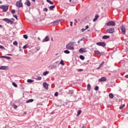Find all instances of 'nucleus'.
Segmentation results:
<instances>
[{"label":"nucleus","mask_w":128,"mask_h":128,"mask_svg":"<svg viewBox=\"0 0 128 128\" xmlns=\"http://www.w3.org/2000/svg\"><path fill=\"white\" fill-rule=\"evenodd\" d=\"M2 4V2L1 0H0V4Z\"/></svg>","instance_id":"55"},{"label":"nucleus","mask_w":128,"mask_h":128,"mask_svg":"<svg viewBox=\"0 0 128 128\" xmlns=\"http://www.w3.org/2000/svg\"><path fill=\"white\" fill-rule=\"evenodd\" d=\"M64 52L65 54H70V51H68V50H66L64 51Z\"/></svg>","instance_id":"34"},{"label":"nucleus","mask_w":128,"mask_h":128,"mask_svg":"<svg viewBox=\"0 0 128 128\" xmlns=\"http://www.w3.org/2000/svg\"><path fill=\"white\" fill-rule=\"evenodd\" d=\"M80 114H82V110H78L76 114L77 116H78Z\"/></svg>","instance_id":"22"},{"label":"nucleus","mask_w":128,"mask_h":128,"mask_svg":"<svg viewBox=\"0 0 128 128\" xmlns=\"http://www.w3.org/2000/svg\"><path fill=\"white\" fill-rule=\"evenodd\" d=\"M27 46H26V45H25L23 46V48L25 49V48H26Z\"/></svg>","instance_id":"46"},{"label":"nucleus","mask_w":128,"mask_h":128,"mask_svg":"<svg viewBox=\"0 0 128 128\" xmlns=\"http://www.w3.org/2000/svg\"><path fill=\"white\" fill-rule=\"evenodd\" d=\"M74 44H76V42H71L68 44L66 46V48L68 50H74Z\"/></svg>","instance_id":"1"},{"label":"nucleus","mask_w":128,"mask_h":128,"mask_svg":"<svg viewBox=\"0 0 128 128\" xmlns=\"http://www.w3.org/2000/svg\"><path fill=\"white\" fill-rule=\"evenodd\" d=\"M60 64H62V66H64V60H61Z\"/></svg>","instance_id":"25"},{"label":"nucleus","mask_w":128,"mask_h":128,"mask_svg":"<svg viewBox=\"0 0 128 128\" xmlns=\"http://www.w3.org/2000/svg\"><path fill=\"white\" fill-rule=\"evenodd\" d=\"M2 58H6V60H10V57L8 56H1Z\"/></svg>","instance_id":"16"},{"label":"nucleus","mask_w":128,"mask_h":128,"mask_svg":"<svg viewBox=\"0 0 128 128\" xmlns=\"http://www.w3.org/2000/svg\"><path fill=\"white\" fill-rule=\"evenodd\" d=\"M104 64V62L102 61V65Z\"/></svg>","instance_id":"51"},{"label":"nucleus","mask_w":128,"mask_h":128,"mask_svg":"<svg viewBox=\"0 0 128 128\" xmlns=\"http://www.w3.org/2000/svg\"><path fill=\"white\" fill-rule=\"evenodd\" d=\"M46 2L50 4H54V2L50 1V0H46Z\"/></svg>","instance_id":"24"},{"label":"nucleus","mask_w":128,"mask_h":128,"mask_svg":"<svg viewBox=\"0 0 128 128\" xmlns=\"http://www.w3.org/2000/svg\"><path fill=\"white\" fill-rule=\"evenodd\" d=\"M50 40V38L48 36H46L45 38L42 40L43 42H48Z\"/></svg>","instance_id":"12"},{"label":"nucleus","mask_w":128,"mask_h":128,"mask_svg":"<svg viewBox=\"0 0 128 128\" xmlns=\"http://www.w3.org/2000/svg\"><path fill=\"white\" fill-rule=\"evenodd\" d=\"M13 44H14V46H18V42L16 41H14L13 42Z\"/></svg>","instance_id":"31"},{"label":"nucleus","mask_w":128,"mask_h":128,"mask_svg":"<svg viewBox=\"0 0 128 128\" xmlns=\"http://www.w3.org/2000/svg\"><path fill=\"white\" fill-rule=\"evenodd\" d=\"M23 6L22 2H20V1H18L16 2V6L19 8H22Z\"/></svg>","instance_id":"2"},{"label":"nucleus","mask_w":128,"mask_h":128,"mask_svg":"<svg viewBox=\"0 0 128 128\" xmlns=\"http://www.w3.org/2000/svg\"><path fill=\"white\" fill-rule=\"evenodd\" d=\"M106 32L108 34H114V28H110L106 30Z\"/></svg>","instance_id":"5"},{"label":"nucleus","mask_w":128,"mask_h":128,"mask_svg":"<svg viewBox=\"0 0 128 128\" xmlns=\"http://www.w3.org/2000/svg\"><path fill=\"white\" fill-rule=\"evenodd\" d=\"M80 42H82V40H84V38H82V39H80Z\"/></svg>","instance_id":"45"},{"label":"nucleus","mask_w":128,"mask_h":128,"mask_svg":"<svg viewBox=\"0 0 128 128\" xmlns=\"http://www.w3.org/2000/svg\"><path fill=\"white\" fill-rule=\"evenodd\" d=\"M94 53L96 54H100V52L98 50H95Z\"/></svg>","instance_id":"27"},{"label":"nucleus","mask_w":128,"mask_h":128,"mask_svg":"<svg viewBox=\"0 0 128 128\" xmlns=\"http://www.w3.org/2000/svg\"><path fill=\"white\" fill-rule=\"evenodd\" d=\"M80 60H84V56L82 55L80 56Z\"/></svg>","instance_id":"28"},{"label":"nucleus","mask_w":128,"mask_h":128,"mask_svg":"<svg viewBox=\"0 0 128 128\" xmlns=\"http://www.w3.org/2000/svg\"><path fill=\"white\" fill-rule=\"evenodd\" d=\"M81 30H82V32H84V30H86V29L82 28Z\"/></svg>","instance_id":"44"},{"label":"nucleus","mask_w":128,"mask_h":128,"mask_svg":"<svg viewBox=\"0 0 128 128\" xmlns=\"http://www.w3.org/2000/svg\"><path fill=\"white\" fill-rule=\"evenodd\" d=\"M22 0H19L18 2H22Z\"/></svg>","instance_id":"61"},{"label":"nucleus","mask_w":128,"mask_h":128,"mask_svg":"<svg viewBox=\"0 0 128 128\" xmlns=\"http://www.w3.org/2000/svg\"><path fill=\"white\" fill-rule=\"evenodd\" d=\"M69 94H74V91H72V90H70Z\"/></svg>","instance_id":"37"},{"label":"nucleus","mask_w":128,"mask_h":128,"mask_svg":"<svg viewBox=\"0 0 128 128\" xmlns=\"http://www.w3.org/2000/svg\"><path fill=\"white\" fill-rule=\"evenodd\" d=\"M18 14H20V10H18Z\"/></svg>","instance_id":"52"},{"label":"nucleus","mask_w":128,"mask_h":128,"mask_svg":"<svg viewBox=\"0 0 128 128\" xmlns=\"http://www.w3.org/2000/svg\"><path fill=\"white\" fill-rule=\"evenodd\" d=\"M51 40L52 42H54V38H51Z\"/></svg>","instance_id":"53"},{"label":"nucleus","mask_w":128,"mask_h":128,"mask_svg":"<svg viewBox=\"0 0 128 128\" xmlns=\"http://www.w3.org/2000/svg\"><path fill=\"white\" fill-rule=\"evenodd\" d=\"M97 46H102L104 48V46H106V42H98L96 43Z\"/></svg>","instance_id":"8"},{"label":"nucleus","mask_w":128,"mask_h":128,"mask_svg":"<svg viewBox=\"0 0 128 128\" xmlns=\"http://www.w3.org/2000/svg\"><path fill=\"white\" fill-rule=\"evenodd\" d=\"M108 26H116V23L114 21H110L106 24Z\"/></svg>","instance_id":"3"},{"label":"nucleus","mask_w":128,"mask_h":128,"mask_svg":"<svg viewBox=\"0 0 128 128\" xmlns=\"http://www.w3.org/2000/svg\"><path fill=\"white\" fill-rule=\"evenodd\" d=\"M11 12H12V14H16V10H12Z\"/></svg>","instance_id":"35"},{"label":"nucleus","mask_w":128,"mask_h":128,"mask_svg":"<svg viewBox=\"0 0 128 128\" xmlns=\"http://www.w3.org/2000/svg\"><path fill=\"white\" fill-rule=\"evenodd\" d=\"M78 44H80V40H78Z\"/></svg>","instance_id":"58"},{"label":"nucleus","mask_w":128,"mask_h":128,"mask_svg":"<svg viewBox=\"0 0 128 128\" xmlns=\"http://www.w3.org/2000/svg\"><path fill=\"white\" fill-rule=\"evenodd\" d=\"M56 8V6H50L48 8L50 10H52L53 8Z\"/></svg>","instance_id":"23"},{"label":"nucleus","mask_w":128,"mask_h":128,"mask_svg":"<svg viewBox=\"0 0 128 128\" xmlns=\"http://www.w3.org/2000/svg\"><path fill=\"white\" fill-rule=\"evenodd\" d=\"M48 71H46L43 72V76H46V74H48Z\"/></svg>","instance_id":"29"},{"label":"nucleus","mask_w":128,"mask_h":128,"mask_svg":"<svg viewBox=\"0 0 128 128\" xmlns=\"http://www.w3.org/2000/svg\"><path fill=\"white\" fill-rule=\"evenodd\" d=\"M123 108H124V104L123 105H122L121 106H120V110H122Z\"/></svg>","instance_id":"33"},{"label":"nucleus","mask_w":128,"mask_h":128,"mask_svg":"<svg viewBox=\"0 0 128 128\" xmlns=\"http://www.w3.org/2000/svg\"><path fill=\"white\" fill-rule=\"evenodd\" d=\"M38 40H40V38H38Z\"/></svg>","instance_id":"60"},{"label":"nucleus","mask_w":128,"mask_h":128,"mask_svg":"<svg viewBox=\"0 0 128 128\" xmlns=\"http://www.w3.org/2000/svg\"><path fill=\"white\" fill-rule=\"evenodd\" d=\"M70 26H72V22H70Z\"/></svg>","instance_id":"48"},{"label":"nucleus","mask_w":128,"mask_h":128,"mask_svg":"<svg viewBox=\"0 0 128 128\" xmlns=\"http://www.w3.org/2000/svg\"><path fill=\"white\" fill-rule=\"evenodd\" d=\"M6 66H2L0 67V70H6Z\"/></svg>","instance_id":"19"},{"label":"nucleus","mask_w":128,"mask_h":128,"mask_svg":"<svg viewBox=\"0 0 128 128\" xmlns=\"http://www.w3.org/2000/svg\"><path fill=\"white\" fill-rule=\"evenodd\" d=\"M43 86L44 88H46V90L48 88V84H46V82H43Z\"/></svg>","instance_id":"13"},{"label":"nucleus","mask_w":128,"mask_h":128,"mask_svg":"<svg viewBox=\"0 0 128 128\" xmlns=\"http://www.w3.org/2000/svg\"><path fill=\"white\" fill-rule=\"evenodd\" d=\"M98 82H106V78L102 77L100 78L98 80Z\"/></svg>","instance_id":"10"},{"label":"nucleus","mask_w":128,"mask_h":128,"mask_svg":"<svg viewBox=\"0 0 128 128\" xmlns=\"http://www.w3.org/2000/svg\"><path fill=\"white\" fill-rule=\"evenodd\" d=\"M88 26H86L85 30H88Z\"/></svg>","instance_id":"47"},{"label":"nucleus","mask_w":128,"mask_h":128,"mask_svg":"<svg viewBox=\"0 0 128 128\" xmlns=\"http://www.w3.org/2000/svg\"><path fill=\"white\" fill-rule=\"evenodd\" d=\"M74 22H78V20H76V19L74 20Z\"/></svg>","instance_id":"56"},{"label":"nucleus","mask_w":128,"mask_h":128,"mask_svg":"<svg viewBox=\"0 0 128 128\" xmlns=\"http://www.w3.org/2000/svg\"><path fill=\"white\" fill-rule=\"evenodd\" d=\"M99 17H100V16L98 14L95 15V17L93 19V22H96V20H98V18Z\"/></svg>","instance_id":"15"},{"label":"nucleus","mask_w":128,"mask_h":128,"mask_svg":"<svg viewBox=\"0 0 128 128\" xmlns=\"http://www.w3.org/2000/svg\"><path fill=\"white\" fill-rule=\"evenodd\" d=\"M102 64H100V65L99 68H102Z\"/></svg>","instance_id":"54"},{"label":"nucleus","mask_w":128,"mask_h":128,"mask_svg":"<svg viewBox=\"0 0 128 128\" xmlns=\"http://www.w3.org/2000/svg\"><path fill=\"white\" fill-rule=\"evenodd\" d=\"M0 48H1L2 50H6L4 47L2 46H1V45H0Z\"/></svg>","instance_id":"36"},{"label":"nucleus","mask_w":128,"mask_h":128,"mask_svg":"<svg viewBox=\"0 0 128 128\" xmlns=\"http://www.w3.org/2000/svg\"><path fill=\"white\" fill-rule=\"evenodd\" d=\"M88 50H86V48H80L79 50V52L80 54H82V52H87Z\"/></svg>","instance_id":"6"},{"label":"nucleus","mask_w":128,"mask_h":128,"mask_svg":"<svg viewBox=\"0 0 128 128\" xmlns=\"http://www.w3.org/2000/svg\"><path fill=\"white\" fill-rule=\"evenodd\" d=\"M23 38H25V40H28V36H26V34H24Z\"/></svg>","instance_id":"30"},{"label":"nucleus","mask_w":128,"mask_h":128,"mask_svg":"<svg viewBox=\"0 0 128 128\" xmlns=\"http://www.w3.org/2000/svg\"><path fill=\"white\" fill-rule=\"evenodd\" d=\"M0 8H2V10H3V11L4 12H6V10H8V6H2Z\"/></svg>","instance_id":"9"},{"label":"nucleus","mask_w":128,"mask_h":128,"mask_svg":"<svg viewBox=\"0 0 128 128\" xmlns=\"http://www.w3.org/2000/svg\"><path fill=\"white\" fill-rule=\"evenodd\" d=\"M34 102V100L33 99H30V100H28L26 102V104H28V102Z\"/></svg>","instance_id":"18"},{"label":"nucleus","mask_w":128,"mask_h":128,"mask_svg":"<svg viewBox=\"0 0 128 128\" xmlns=\"http://www.w3.org/2000/svg\"><path fill=\"white\" fill-rule=\"evenodd\" d=\"M109 98H114V94L112 93L109 94Z\"/></svg>","instance_id":"21"},{"label":"nucleus","mask_w":128,"mask_h":128,"mask_svg":"<svg viewBox=\"0 0 128 128\" xmlns=\"http://www.w3.org/2000/svg\"><path fill=\"white\" fill-rule=\"evenodd\" d=\"M91 88H92V86H90V84H88L87 85V88H88V90H90Z\"/></svg>","instance_id":"20"},{"label":"nucleus","mask_w":128,"mask_h":128,"mask_svg":"<svg viewBox=\"0 0 128 128\" xmlns=\"http://www.w3.org/2000/svg\"><path fill=\"white\" fill-rule=\"evenodd\" d=\"M12 86H14L15 88H18V85H16V84L15 82H12Z\"/></svg>","instance_id":"32"},{"label":"nucleus","mask_w":128,"mask_h":128,"mask_svg":"<svg viewBox=\"0 0 128 128\" xmlns=\"http://www.w3.org/2000/svg\"><path fill=\"white\" fill-rule=\"evenodd\" d=\"M126 78H128V74L125 76Z\"/></svg>","instance_id":"50"},{"label":"nucleus","mask_w":128,"mask_h":128,"mask_svg":"<svg viewBox=\"0 0 128 128\" xmlns=\"http://www.w3.org/2000/svg\"><path fill=\"white\" fill-rule=\"evenodd\" d=\"M6 56H12V54H7Z\"/></svg>","instance_id":"57"},{"label":"nucleus","mask_w":128,"mask_h":128,"mask_svg":"<svg viewBox=\"0 0 128 128\" xmlns=\"http://www.w3.org/2000/svg\"><path fill=\"white\" fill-rule=\"evenodd\" d=\"M62 20H56L54 22H52V24H58V22H61Z\"/></svg>","instance_id":"11"},{"label":"nucleus","mask_w":128,"mask_h":128,"mask_svg":"<svg viewBox=\"0 0 128 128\" xmlns=\"http://www.w3.org/2000/svg\"><path fill=\"white\" fill-rule=\"evenodd\" d=\"M94 90H98V86H96L94 88Z\"/></svg>","instance_id":"38"},{"label":"nucleus","mask_w":128,"mask_h":128,"mask_svg":"<svg viewBox=\"0 0 128 128\" xmlns=\"http://www.w3.org/2000/svg\"><path fill=\"white\" fill-rule=\"evenodd\" d=\"M82 69H79L78 70V72H82Z\"/></svg>","instance_id":"49"},{"label":"nucleus","mask_w":128,"mask_h":128,"mask_svg":"<svg viewBox=\"0 0 128 128\" xmlns=\"http://www.w3.org/2000/svg\"><path fill=\"white\" fill-rule=\"evenodd\" d=\"M2 20H4V22H8V24H14V22L10 20V19H8V18H3Z\"/></svg>","instance_id":"4"},{"label":"nucleus","mask_w":128,"mask_h":128,"mask_svg":"<svg viewBox=\"0 0 128 128\" xmlns=\"http://www.w3.org/2000/svg\"><path fill=\"white\" fill-rule=\"evenodd\" d=\"M44 12H48V8H44Z\"/></svg>","instance_id":"42"},{"label":"nucleus","mask_w":128,"mask_h":128,"mask_svg":"<svg viewBox=\"0 0 128 128\" xmlns=\"http://www.w3.org/2000/svg\"><path fill=\"white\" fill-rule=\"evenodd\" d=\"M58 54H55V56H58Z\"/></svg>","instance_id":"62"},{"label":"nucleus","mask_w":128,"mask_h":128,"mask_svg":"<svg viewBox=\"0 0 128 128\" xmlns=\"http://www.w3.org/2000/svg\"><path fill=\"white\" fill-rule=\"evenodd\" d=\"M102 38L103 40H106L107 38H110V36L105 35L102 36Z\"/></svg>","instance_id":"17"},{"label":"nucleus","mask_w":128,"mask_h":128,"mask_svg":"<svg viewBox=\"0 0 128 128\" xmlns=\"http://www.w3.org/2000/svg\"><path fill=\"white\" fill-rule=\"evenodd\" d=\"M13 16L16 18V20H18V16L16 15H14Z\"/></svg>","instance_id":"43"},{"label":"nucleus","mask_w":128,"mask_h":128,"mask_svg":"<svg viewBox=\"0 0 128 128\" xmlns=\"http://www.w3.org/2000/svg\"><path fill=\"white\" fill-rule=\"evenodd\" d=\"M32 2H36V0H32Z\"/></svg>","instance_id":"63"},{"label":"nucleus","mask_w":128,"mask_h":128,"mask_svg":"<svg viewBox=\"0 0 128 128\" xmlns=\"http://www.w3.org/2000/svg\"><path fill=\"white\" fill-rule=\"evenodd\" d=\"M13 108H14L16 109L18 108V106L16 105H14Z\"/></svg>","instance_id":"40"},{"label":"nucleus","mask_w":128,"mask_h":128,"mask_svg":"<svg viewBox=\"0 0 128 128\" xmlns=\"http://www.w3.org/2000/svg\"><path fill=\"white\" fill-rule=\"evenodd\" d=\"M54 96H58V92H56L54 93Z\"/></svg>","instance_id":"39"},{"label":"nucleus","mask_w":128,"mask_h":128,"mask_svg":"<svg viewBox=\"0 0 128 128\" xmlns=\"http://www.w3.org/2000/svg\"><path fill=\"white\" fill-rule=\"evenodd\" d=\"M70 2H72V0H69Z\"/></svg>","instance_id":"64"},{"label":"nucleus","mask_w":128,"mask_h":128,"mask_svg":"<svg viewBox=\"0 0 128 128\" xmlns=\"http://www.w3.org/2000/svg\"><path fill=\"white\" fill-rule=\"evenodd\" d=\"M24 114H26V112H24Z\"/></svg>","instance_id":"59"},{"label":"nucleus","mask_w":128,"mask_h":128,"mask_svg":"<svg viewBox=\"0 0 128 128\" xmlns=\"http://www.w3.org/2000/svg\"><path fill=\"white\" fill-rule=\"evenodd\" d=\"M37 79L38 80H42V77L38 76L37 78Z\"/></svg>","instance_id":"41"},{"label":"nucleus","mask_w":128,"mask_h":128,"mask_svg":"<svg viewBox=\"0 0 128 128\" xmlns=\"http://www.w3.org/2000/svg\"><path fill=\"white\" fill-rule=\"evenodd\" d=\"M120 30H121V31L122 32V34H126V28H124V26L122 25L120 26Z\"/></svg>","instance_id":"7"},{"label":"nucleus","mask_w":128,"mask_h":128,"mask_svg":"<svg viewBox=\"0 0 128 128\" xmlns=\"http://www.w3.org/2000/svg\"><path fill=\"white\" fill-rule=\"evenodd\" d=\"M27 82H34V80H32V79H28L27 80Z\"/></svg>","instance_id":"26"},{"label":"nucleus","mask_w":128,"mask_h":128,"mask_svg":"<svg viewBox=\"0 0 128 128\" xmlns=\"http://www.w3.org/2000/svg\"><path fill=\"white\" fill-rule=\"evenodd\" d=\"M24 4H26L28 6H30V0H26V2H25Z\"/></svg>","instance_id":"14"}]
</instances>
